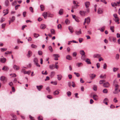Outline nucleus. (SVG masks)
Returning <instances> with one entry per match:
<instances>
[{"instance_id": "obj_1", "label": "nucleus", "mask_w": 120, "mask_h": 120, "mask_svg": "<svg viewBox=\"0 0 120 120\" xmlns=\"http://www.w3.org/2000/svg\"><path fill=\"white\" fill-rule=\"evenodd\" d=\"M113 16L116 19L114 20L115 22H117L119 21V18L118 17L117 15L116 14H114L113 15Z\"/></svg>"}, {"instance_id": "obj_2", "label": "nucleus", "mask_w": 120, "mask_h": 120, "mask_svg": "<svg viewBox=\"0 0 120 120\" xmlns=\"http://www.w3.org/2000/svg\"><path fill=\"white\" fill-rule=\"evenodd\" d=\"M109 86L110 84L108 82H107L103 83V86L105 87L108 88L109 87Z\"/></svg>"}, {"instance_id": "obj_3", "label": "nucleus", "mask_w": 120, "mask_h": 120, "mask_svg": "<svg viewBox=\"0 0 120 120\" xmlns=\"http://www.w3.org/2000/svg\"><path fill=\"white\" fill-rule=\"evenodd\" d=\"M53 56L55 57V58L54 59L55 60H58V59L57 58L60 57V56L59 55L56 54H53Z\"/></svg>"}, {"instance_id": "obj_4", "label": "nucleus", "mask_w": 120, "mask_h": 120, "mask_svg": "<svg viewBox=\"0 0 120 120\" xmlns=\"http://www.w3.org/2000/svg\"><path fill=\"white\" fill-rule=\"evenodd\" d=\"M46 27V25L44 24H41L40 26V28L41 29H44Z\"/></svg>"}, {"instance_id": "obj_5", "label": "nucleus", "mask_w": 120, "mask_h": 120, "mask_svg": "<svg viewBox=\"0 0 120 120\" xmlns=\"http://www.w3.org/2000/svg\"><path fill=\"white\" fill-rule=\"evenodd\" d=\"M86 12V11H80L79 12L80 14L82 16H84L85 15V13Z\"/></svg>"}, {"instance_id": "obj_6", "label": "nucleus", "mask_w": 120, "mask_h": 120, "mask_svg": "<svg viewBox=\"0 0 120 120\" xmlns=\"http://www.w3.org/2000/svg\"><path fill=\"white\" fill-rule=\"evenodd\" d=\"M48 13L47 12H43L42 14V15L44 17L45 19H46L47 18V15H48Z\"/></svg>"}, {"instance_id": "obj_7", "label": "nucleus", "mask_w": 120, "mask_h": 120, "mask_svg": "<svg viewBox=\"0 0 120 120\" xmlns=\"http://www.w3.org/2000/svg\"><path fill=\"white\" fill-rule=\"evenodd\" d=\"M0 80L1 81L3 82H4L5 81H6L7 80L6 77L5 76H2L0 77Z\"/></svg>"}, {"instance_id": "obj_8", "label": "nucleus", "mask_w": 120, "mask_h": 120, "mask_svg": "<svg viewBox=\"0 0 120 120\" xmlns=\"http://www.w3.org/2000/svg\"><path fill=\"white\" fill-rule=\"evenodd\" d=\"M101 56V55L99 54H94L93 56V57L94 58H99Z\"/></svg>"}, {"instance_id": "obj_9", "label": "nucleus", "mask_w": 120, "mask_h": 120, "mask_svg": "<svg viewBox=\"0 0 120 120\" xmlns=\"http://www.w3.org/2000/svg\"><path fill=\"white\" fill-rule=\"evenodd\" d=\"M6 59L5 58L3 57V58H1V60H0V61L2 63H4L6 61Z\"/></svg>"}, {"instance_id": "obj_10", "label": "nucleus", "mask_w": 120, "mask_h": 120, "mask_svg": "<svg viewBox=\"0 0 120 120\" xmlns=\"http://www.w3.org/2000/svg\"><path fill=\"white\" fill-rule=\"evenodd\" d=\"M32 52L31 51H29L28 53V54L27 55V56L28 57H30L32 55Z\"/></svg>"}, {"instance_id": "obj_11", "label": "nucleus", "mask_w": 120, "mask_h": 120, "mask_svg": "<svg viewBox=\"0 0 120 120\" xmlns=\"http://www.w3.org/2000/svg\"><path fill=\"white\" fill-rule=\"evenodd\" d=\"M37 88L39 91H40L42 88L43 86L42 85L37 86Z\"/></svg>"}, {"instance_id": "obj_12", "label": "nucleus", "mask_w": 120, "mask_h": 120, "mask_svg": "<svg viewBox=\"0 0 120 120\" xmlns=\"http://www.w3.org/2000/svg\"><path fill=\"white\" fill-rule=\"evenodd\" d=\"M14 69L16 70H18L19 69V66H17L15 64H14L13 66Z\"/></svg>"}, {"instance_id": "obj_13", "label": "nucleus", "mask_w": 120, "mask_h": 120, "mask_svg": "<svg viewBox=\"0 0 120 120\" xmlns=\"http://www.w3.org/2000/svg\"><path fill=\"white\" fill-rule=\"evenodd\" d=\"M91 79H93L95 77L96 75L94 74H91L89 75Z\"/></svg>"}, {"instance_id": "obj_14", "label": "nucleus", "mask_w": 120, "mask_h": 120, "mask_svg": "<svg viewBox=\"0 0 120 120\" xmlns=\"http://www.w3.org/2000/svg\"><path fill=\"white\" fill-rule=\"evenodd\" d=\"M63 10V9H61L60 10L59 12V14L60 15H61L63 14L64 13Z\"/></svg>"}, {"instance_id": "obj_15", "label": "nucleus", "mask_w": 120, "mask_h": 120, "mask_svg": "<svg viewBox=\"0 0 120 120\" xmlns=\"http://www.w3.org/2000/svg\"><path fill=\"white\" fill-rule=\"evenodd\" d=\"M59 90H56L53 93V94L55 95H58L59 93Z\"/></svg>"}, {"instance_id": "obj_16", "label": "nucleus", "mask_w": 120, "mask_h": 120, "mask_svg": "<svg viewBox=\"0 0 120 120\" xmlns=\"http://www.w3.org/2000/svg\"><path fill=\"white\" fill-rule=\"evenodd\" d=\"M85 61L88 64H91V63L90 61V60L89 59H86V60Z\"/></svg>"}, {"instance_id": "obj_17", "label": "nucleus", "mask_w": 120, "mask_h": 120, "mask_svg": "<svg viewBox=\"0 0 120 120\" xmlns=\"http://www.w3.org/2000/svg\"><path fill=\"white\" fill-rule=\"evenodd\" d=\"M9 4V1L8 0H6L5 1V5L6 7H7Z\"/></svg>"}, {"instance_id": "obj_18", "label": "nucleus", "mask_w": 120, "mask_h": 120, "mask_svg": "<svg viewBox=\"0 0 120 120\" xmlns=\"http://www.w3.org/2000/svg\"><path fill=\"white\" fill-rule=\"evenodd\" d=\"M93 99L95 100H98V96L96 95H94L93 96Z\"/></svg>"}, {"instance_id": "obj_19", "label": "nucleus", "mask_w": 120, "mask_h": 120, "mask_svg": "<svg viewBox=\"0 0 120 120\" xmlns=\"http://www.w3.org/2000/svg\"><path fill=\"white\" fill-rule=\"evenodd\" d=\"M85 5L86 8H88L89 7L90 4V2H86L85 3Z\"/></svg>"}, {"instance_id": "obj_20", "label": "nucleus", "mask_w": 120, "mask_h": 120, "mask_svg": "<svg viewBox=\"0 0 120 120\" xmlns=\"http://www.w3.org/2000/svg\"><path fill=\"white\" fill-rule=\"evenodd\" d=\"M103 11L100 8H99L98 11V14H101L102 13Z\"/></svg>"}, {"instance_id": "obj_21", "label": "nucleus", "mask_w": 120, "mask_h": 120, "mask_svg": "<svg viewBox=\"0 0 120 120\" xmlns=\"http://www.w3.org/2000/svg\"><path fill=\"white\" fill-rule=\"evenodd\" d=\"M66 58L69 60H71L72 59V57L70 55H67L66 57Z\"/></svg>"}, {"instance_id": "obj_22", "label": "nucleus", "mask_w": 120, "mask_h": 120, "mask_svg": "<svg viewBox=\"0 0 120 120\" xmlns=\"http://www.w3.org/2000/svg\"><path fill=\"white\" fill-rule=\"evenodd\" d=\"M50 31L51 34H55V30L53 29H51Z\"/></svg>"}, {"instance_id": "obj_23", "label": "nucleus", "mask_w": 120, "mask_h": 120, "mask_svg": "<svg viewBox=\"0 0 120 120\" xmlns=\"http://www.w3.org/2000/svg\"><path fill=\"white\" fill-rule=\"evenodd\" d=\"M53 16L54 15L53 14H51L50 13H49L48 14V17L52 18Z\"/></svg>"}, {"instance_id": "obj_24", "label": "nucleus", "mask_w": 120, "mask_h": 120, "mask_svg": "<svg viewBox=\"0 0 120 120\" xmlns=\"http://www.w3.org/2000/svg\"><path fill=\"white\" fill-rule=\"evenodd\" d=\"M86 19V22H87V24H89L90 21V17H88Z\"/></svg>"}, {"instance_id": "obj_25", "label": "nucleus", "mask_w": 120, "mask_h": 120, "mask_svg": "<svg viewBox=\"0 0 120 120\" xmlns=\"http://www.w3.org/2000/svg\"><path fill=\"white\" fill-rule=\"evenodd\" d=\"M57 76V79L58 80H60L62 77L61 75H58Z\"/></svg>"}, {"instance_id": "obj_26", "label": "nucleus", "mask_w": 120, "mask_h": 120, "mask_svg": "<svg viewBox=\"0 0 120 120\" xmlns=\"http://www.w3.org/2000/svg\"><path fill=\"white\" fill-rule=\"evenodd\" d=\"M12 117L13 119H12V120H15L17 119V117L15 115H12Z\"/></svg>"}, {"instance_id": "obj_27", "label": "nucleus", "mask_w": 120, "mask_h": 120, "mask_svg": "<svg viewBox=\"0 0 120 120\" xmlns=\"http://www.w3.org/2000/svg\"><path fill=\"white\" fill-rule=\"evenodd\" d=\"M40 7L41 9V10L42 11H43L44 10L45 7L43 5H40Z\"/></svg>"}, {"instance_id": "obj_28", "label": "nucleus", "mask_w": 120, "mask_h": 120, "mask_svg": "<svg viewBox=\"0 0 120 120\" xmlns=\"http://www.w3.org/2000/svg\"><path fill=\"white\" fill-rule=\"evenodd\" d=\"M55 74L54 72H52L51 73V74L50 75V76L51 78H52L54 76Z\"/></svg>"}, {"instance_id": "obj_29", "label": "nucleus", "mask_w": 120, "mask_h": 120, "mask_svg": "<svg viewBox=\"0 0 120 120\" xmlns=\"http://www.w3.org/2000/svg\"><path fill=\"white\" fill-rule=\"evenodd\" d=\"M80 53L82 55H85V53L83 50H81L80 51Z\"/></svg>"}, {"instance_id": "obj_30", "label": "nucleus", "mask_w": 120, "mask_h": 120, "mask_svg": "<svg viewBox=\"0 0 120 120\" xmlns=\"http://www.w3.org/2000/svg\"><path fill=\"white\" fill-rule=\"evenodd\" d=\"M33 61L34 63V64L38 62V60L37 58H34L33 60Z\"/></svg>"}, {"instance_id": "obj_31", "label": "nucleus", "mask_w": 120, "mask_h": 120, "mask_svg": "<svg viewBox=\"0 0 120 120\" xmlns=\"http://www.w3.org/2000/svg\"><path fill=\"white\" fill-rule=\"evenodd\" d=\"M111 5L112 7H114L115 6H117V4L115 2L114 3H112Z\"/></svg>"}, {"instance_id": "obj_32", "label": "nucleus", "mask_w": 120, "mask_h": 120, "mask_svg": "<svg viewBox=\"0 0 120 120\" xmlns=\"http://www.w3.org/2000/svg\"><path fill=\"white\" fill-rule=\"evenodd\" d=\"M49 68L51 70H52L54 69V65L53 64L52 65H50L49 66Z\"/></svg>"}, {"instance_id": "obj_33", "label": "nucleus", "mask_w": 120, "mask_h": 120, "mask_svg": "<svg viewBox=\"0 0 120 120\" xmlns=\"http://www.w3.org/2000/svg\"><path fill=\"white\" fill-rule=\"evenodd\" d=\"M108 101V99L106 98H105L104 101H103V103H105V104H106V105H107V101Z\"/></svg>"}, {"instance_id": "obj_34", "label": "nucleus", "mask_w": 120, "mask_h": 120, "mask_svg": "<svg viewBox=\"0 0 120 120\" xmlns=\"http://www.w3.org/2000/svg\"><path fill=\"white\" fill-rule=\"evenodd\" d=\"M48 48L49 50L51 52H52L53 51V49H52V47L51 46H49Z\"/></svg>"}, {"instance_id": "obj_35", "label": "nucleus", "mask_w": 120, "mask_h": 120, "mask_svg": "<svg viewBox=\"0 0 120 120\" xmlns=\"http://www.w3.org/2000/svg\"><path fill=\"white\" fill-rule=\"evenodd\" d=\"M31 46V47L33 48L36 49V48L37 47V46L35 45H34L33 44H32Z\"/></svg>"}, {"instance_id": "obj_36", "label": "nucleus", "mask_w": 120, "mask_h": 120, "mask_svg": "<svg viewBox=\"0 0 120 120\" xmlns=\"http://www.w3.org/2000/svg\"><path fill=\"white\" fill-rule=\"evenodd\" d=\"M68 29L70 30V32L71 33H72L73 32V30L72 29V28L71 27H69Z\"/></svg>"}, {"instance_id": "obj_37", "label": "nucleus", "mask_w": 120, "mask_h": 120, "mask_svg": "<svg viewBox=\"0 0 120 120\" xmlns=\"http://www.w3.org/2000/svg\"><path fill=\"white\" fill-rule=\"evenodd\" d=\"M103 92L104 93L107 94L108 93V90L107 89H105L103 90Z\"/></svg>"}, {"instance_id": "obj_38", "label": "nucleus", "mask_w": 120, "mask_h": 120, "mask_svg": "<svg viewBox=\"0 0 120 120\" xmlns=\"http://www.w3.org/2000/svg\"><path fill=\"white\" fill-rule=\"evenodd\" d=\"M93 89L95 91H97V86L96 85H94L93 86Z\"/></svg>"}, {"instance_id": "obj_39", "label": "nucleus", "mask_w": 120, "mask_h": 120, "mask_svg": "<svg viewBox=\"0 0 120 120\" xmlns=\"http://www.w3.org/2000/svg\"><path fill=\"white\" fill-rule=\"evenodd\" d=\"M75 34L77 35H79L82 34L81 31L80 30L79 31H75Z\"/></svg>"}, {"instance_id": "obj_40", "label": "nucleus", "mask_w": 120, "mask_h": 120, "mask_svg": "<svg viewBox=\"0 0 120 120\" xmlns=\"http://www.w3.org/2000/svg\"><path fill=\"white\" fill-rule=\"evenodd\" d=\"M65 22L66 24H68L70 23V21L68 19H67L65 21Z\"/></svg>"}, {"instance_id": "obj_41", "label": "nucleus", "mask_w": 120, "mask_h": 120, "mask_svg": "<svg viewBox=\"0 0 120 120\" xmlns=\"http://www.w3.org/2000/svg\"><path fill=\"white\" fill-rule=\"evenodd\" d=\"M67 94L68 96L70 97L71 95V93L70 91H68L67 93Z\"/></svg>"}, {"instance_id": "obj_42", "label": "nucleus", "mask_w": 120, "mask_h": 120, "mask_svg": "<svg viewBox=\"0 0 120 120\" xmlns=\"http://www.w3.org/2000/svg\"><path fill=\"white\" fill-rule=\"evenodd\" d=\"M34 37L35 38H38V36H39V34H36V33H34Z\"/></svg>"}, {"instance_id": "obj_43", "label": "nucleus", "mask_w": 120, "mask_h": 120, "mask_svg": "<svg viewBox=\"0 0 120 120\" xmlns=\"http://www.w3.org/2000/svg\"><path fill=\"white\" fill-rule=\"evenodd\" d=\"M106 75L105 74L104 75H100V77L101 79H102L103 78H104V79H105L106 78Z\"/></svg>"}, {"instance_id": "obj_44", "label": "nucleus", "mask_w": 120, "mask_h": 120, "mask_svg": "<svg viewBox=\"0 0 120 120\" xmlns=\"http://www.w3.org/2000/svg\"><path fill=\"white\" fill-rule=\"evenodd\" d=\"M31 71H24V73L25 74H28L29 75Z\"/></svg>"}, {"instance_id": "obj_45", "label": "nucleus", "mask_w": 120, "mask_h": 120, "mask_svg": "<svg viewBox=\"0 0 120 120\" xmlns=\"http://www.w3.org/2000/svg\"><path fill=\"white\" fill-rule=\"evenodd\" d=\"M38 120H43V118L41 116H39L38 118Z\"/></svg>"}, {"instance_id": "obj_46", "label": "nucleus", "mask_w": 120, "mask_h": 120, "mask_svg": "<svg viewBox=\"0 0 120 120\" xmlns=\"http://www.w3.org/2000/svg\"><path fill=\"white\" fill-rule=\"evenodd\" d=\"M15 19V17L14 16L12 17L11 19V21L12 22H13Z\"/></svg>"}, {"instance_id": "obj_47", "label": "nucleus", "mask_w": 120, "mask_h": 120, "mask_svg": "<svg viewBox=\"0 0 120 120\" xmlns=\"http://www.w3.org/2000/svg\"><path fill=\"white\" fill-rule=\"evenodd\" d=\"M114 26H111L110 27V29L112 31V32H114Z\"/></svg>"}, {"instance_id": "obj_48", "label": "nucleus", "mask_w": 120, "mask_h": 120, "mask_svg": "<svg viewBox=\"0 0 120 120\" xmlns=\"http://www.w3.org/2000/svg\"><path fill=\"white\" fill-rule=\"evenodd\" d=\"M118 69H119L118 68L114 67L113 68V71L114 72H115L118 70Z\"/></svg>"}, {"instance_id": "obj_49", "label": "nucleus", "mask_w": 120, "mask_h": 120, "mask_svg": "<svg viewBox=\"0 0 120 120\" xmlns=\"http://www.w3.org/2000/svg\"><path fill=\"white\" fill-rule=\"evenodd\" d=\"M38 54L39 55H41L42 54V52L41 51H38Z\"/></svg>"}, {"instance_id": "obj_50", "label": "nucleus", "mask_w": 120, "mask_h": 120, "mask_svg": "<svg viewBox=\"0 0 120 120\" xmlns=\"http://www.w3.org/2000/svg\"><path fill=\"white\" fill-rule=\"evenodd\" d=\"M74 74H75L77 77H79L80 76V74L78 73L75 72Z\"/></svg>"}, {"instance_id": "obj_51", "label": "nucleus", "mask_w": 120, "mask_h": 120, "mask_svg": "<svg viewBox=\"0 0 120 120\" xmlns=\"http://www.w3.org/2000/svg\"><path fill=\"white\" fill-rule=\"evenodd\" d=\"M105 82V80H100L99 82V84H102L103 83Z\"/></svg>"}, {"instance_id": "obj_52", "label": "nucleus", "mask_w": 120, "mask_h": 120, "mask_svg": "<svg viewBox=\"0 0 120 120\" xmlns=\"http://www.w3.org/2000/svg\"><path fill=\"white\" fill-rule=\"evenodd\" d=\"M107 67V66L106 64L105 63H104L103 66V68L104 69H106Z\"/></svg>"}, {"instance_id": "obj_53", "label": "nucleus", "mask_w": 120, "mask_h": 120, "mask_svg": "<svg viewBox=\"0 0 120 120\" xmlns=\"http://www.w3.org/2000/svg\"><path fill=\"white\" fill-rule=\"evenodd\" d=\"M5 20V19L4 18H1V19L0 21V22L1 23L3 22Z\"/></svg>"}, {"instance_id": "obj_54", "label": "nucleus", "mask_w": 120, "mask_h": 120, "mask_svg": "<svg viewBox=\"0 0 120 120\" xmlns=\"http://www.w3.org/2000/svg\"><path fill=\"white\" fill-rule=\"evenodd\" d=\"M61 25L60 24H59L57 26V28L58 29H61Z\"/></svg>"}, {"instance_id": "obj_55", "label": "nucleus", "mask_w": 120, "mask_h": 120, "mask_svg": "<svg viewBox=\"0 0 120 120\" xmlns=\"http://www.w3.org/2000/svg\"><path fill=\"white\" fill-rule=\"evenodd\" d=\"M20 5L18 4L15 6V10H17L18 8V7H19L20 6Z\"/></svg>"}, {"instance_id": "obj_56", "label": "nucleus", "mask_w": 120, "mask_h": 120, "mask_svg": "<svg viewBox=\"0 0 120 120\" xmlns=\"http://www.w3.org/2000/svg\"><path fill=\"white\" fill-rule=\"evenodd\" d=\"M12 52L11 51L10 52H9V51H7L6 52H5V53L6 54H10L11 53H12Z\"/></svg>"}, {"instance_id": "obj_57", "label": "nucleus", "mask_w": 120, "mask_h": 120, "mask_svg": "<svg viewBox=\"0 0 120 120\" xmlns=\"http://www.w3.org/2000/svg\"><path fill=\"white\" fill-rule=\"evenodd\" d=\"M85 55H82L81 57V59L83 60H85Z\"/></svg>"}, {"instance_id": "obj_58", "label": "nucleus", "mask_w": 120, "mask_h": 120, "mask_svg": "<svg viewBox=\"0 0 120 120\" xmlns=\"http://www.w3.org/2000/svg\"><path fill=\"white\" fill-rule=\"evenodd\" d=\"M7 50V49L6 48H1L0 49V50L1 52H3Z\"/></svg>"}, {"instance_id": "obj_59", "label": "nucleus", "mask_w": 120, "mask_h": 120, "mask_svg": "<svg viewBox=\"0 0 120 120\" xmlns=\"http://www.w3.org/2000/svg\"><path fill=\"white\" fill-rule=\"evenodd\" d=\"M6 25V24H2L1 25L2 26V28H4L5 26Z\"/></svg>"}, {"instance_id": "obj_60", "label": "nucleus", "mask_w": 120, "mask_h": 120, "mask_svg": "<svg viewBox=\"0 0 120 120\" xmlns=\"http://www.w3.org/2000/svg\"><path fill=\"white\" fill-rule=\"evenodd\" d=\"M47 97L49 99H51L52 98V97L51 95H48L47 96Z\"/></svg>"}, {"instance_id": "obj_61", "label": "nucleus", "mask_w": 120, "mask_h": 120, "mask_svg": "<svg viewBox=\"0 0 120 120\" xmlns=\"http://www.w3.org/2000/svg\"><path fill=\"white\" fill-rule=\"evenodd\" d=\"M77 53L76 52H73L72 55L73 56H76L77 55Z\"/></svg>"}, {"instance_id": "obj_62", "label": "nucleus", "mask_w": 120, "mask_h": 120, "mask_svg": "<svg viewBox=\"0 0 120 120\" xmlns=\"http://www.w3.org/2000/svg\"><path fill=\"white\" fill-rule=\"evenodd\" d=\"M8 12V9H7L6 10H4L3 11L4 13H6L7 12Z\"/></svg>"}, {"instance_id": "obj_63", "label": "nucleus", "mask_w": 120, "mask_h": 120, "mask_svg": "<svg viewBox=\"0 0 120 120\" xmlns=\"http://www.w3.org/2000/svg\"><path fill=\"white\" fill-rule=\"evenodd\" d=\"M10 75H12V77H15L16 76V75L15 74H10Z\"/></svg>"}, {"instance_id": "obj_64", "label": "nucleus", "mask_w": 120, "mask_h": 120, "mask_svg": "<svg viewBox=\"0 0 120 120\" xmlns=\"http://www.w3.org/2000/svg\"><path fill=\"white\" fill-rule=\"evenodd\" d=\"M30 10L32 12H33V9L32 8V7H30Z\"/></svg>"}]
</instances>
